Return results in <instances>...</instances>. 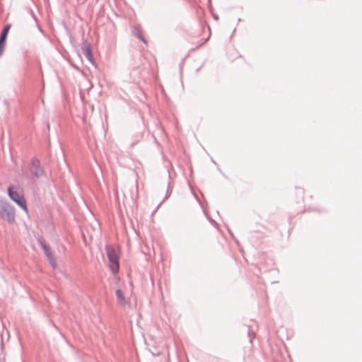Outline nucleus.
<instances>
[{"mask_svg": "<svg viewBox=\"0 0 362 362\" xmlns=\"http://www.w3.org/2000/svg\"><path fill=\"white\" fill-rule=\"evenodd\" d=\"M9 197L26 214L28 213V209L26 200L25 199L23 191L17 187L10 186L8 188Z\"/></svg>", "mask_w": 362, "mask_h": 362, "instance_id": "1", "label": "nucleus"}, {"mask_svg": "<svg viewBox=\"0 0 362 362\" xmlns=\"http://www.w3.org/2000/svg\"><path fill=\"white\" fill-rule=\"evenodd\" d=\"M136 36L137 37L141 40V41H143L144 42L146 43V40H145V38L144 37V36L142 35V34L141 33V32L138 31V33H136Z\"/></svg>", "mask_w": 362, "mask_h": 362, "instance_id": "8", "label": "nucleus"}, {"mask_svg": "<svg viewBox=\"0 0 362 362\" xmlns=\"http://www.w3.org/2000/svg\"><path fill=\"white\" fill-rule=\"evenodd\" d=\"M83 53L86 57V58L90 62L93 59V55L90 49V45L89 44L85 45L84 47H82Z\"/></svg>", "mask_w": 362, "mask_h": 362, "instance_id": "7", "label": "nucleus"}, {"mask_svg": "<svg viewBox=\"0 0 362 362\" xmlns=\"http://www.w3.org/2000/svg\"><path fill=\"white\" fill-rule=\"evenodd\" d=\"M107 255L110 261V267L114 273L119 272V248L117 246H108L106 247Z\"/></svg>", "mask_w": 362, "mask_h": 362, "instance_id": "2", "label": "nucleus"}, {"mask_svg": "<svg viewBox=\"0 0 362 362\" xmlns=\"http://www.w3.org/2000/svg\"><path fill=\"white\" fill-rule=\"evenodd\" d=\"M11 28V25L7 24L4 26L3 28L1 35H0V57L3 55L5 47H6V38L8 33V31Z\"/></svg>", "mask_w": 362, "mask_h": 362, "instance_id": "5", "label": "nucleus"}, {"mask_svg": "<svg viewBox=\"0 0 362 362\" xmlns=\"http://www.w3.org/2000/svg\"><path fill=\"white\" fill-rule=\"evenodd\" d=\"M40 173H41V170H39V172H36V173H35V175H39Z\"/></svg>", "mask_w": 362, "mask_h": 362, "instance_id": "9", "label": "nucleus"}, {"mask_svg": "<svg viewBox=\"0 0 362 362\" xmlns=\"http://www.w3.org/2000/svg\"><path fill=\"white\" fill-rule=\"evenodd\" d=\"M42 247L52 267L56 269L57 267V261L54 256L51 252L49 247H47L46 245H43Z\"/></svg>", "mask_w": 362, "mask_h": 362, "instance_id": "6", "label": "nucleus"}, {"mask_svg": "<svg viewBox=\"0 0 362 362\" xmlns=\"http://www.w3.org/2000/svg\"><path fill=\"white\" fill-rule=\"evenodd\" d=\"M116 296L117 303L121 307L129 306L130 305V298L127 297L124 291L122 288H118L116 291Z\"/></svg>", "mask_w": 362, "mask_h": 362, "instance_id": "4", "label": "nucleus"}, {"mask_svg": "<svg viewBox=\"0 0 362 362\" xmlns=\"http://www.w3.org/2000/svg\"><path fill=\"white\" fill-rule=\"evenodd\" d=\"M0 218L8 223L14 222L16 218L14 207L2 199H0Z\"/></svg>", "mask_w": 362, "mask_h": 362, "instance_id": "3", "label": "nucleus"}]
</instances>
